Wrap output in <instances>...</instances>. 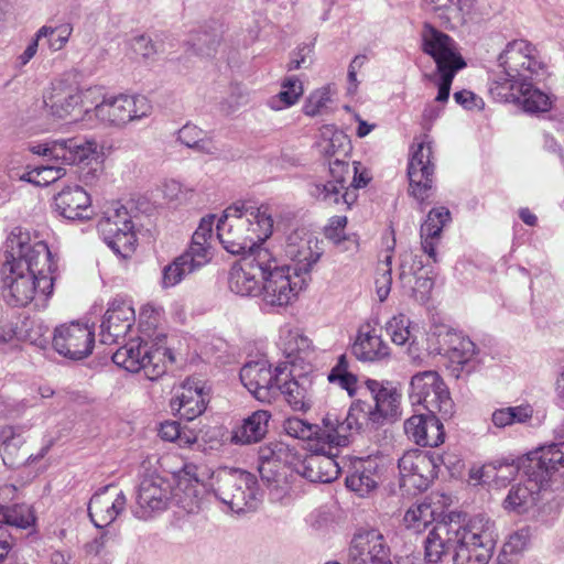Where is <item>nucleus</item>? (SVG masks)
<instances>
[{
  "mask_svg": "<svg viewBox=\"0 0 564 564\" xmlns=\"http://www.w3.org/2000/svg\"><path fill=\"white\" fill-rule=\"evenodd\" d=\"M56 264L46 242L36 232L14 228L7 239L6 261L0 269V286L8 304L33 303L45 308L53 293Z\"/></svg>",
  "mask_w": 564,
  "mask_h": 564,
  "instance_id": "1",
  "label": "nucleus"
},
{
  "mask_svg": "<svg viewBox=\"0 0 564 564\" xmlns=\"http://www.w3.org/2000/svg\"><path fill=\"white\" fill-rule=\"evenodd\" d=\"M272 234L273 218L268 205L234 203L217 223V238L231 254L252 257L256 250L269 249L264 242Z\"/></svg>",
  "mask_w": 564,
  "mask_h": 564,
  "instance_id": "2",
  "label": "nucleus"
},
{
  "mask_svg": "<svg viewBox=\"0 0 564 564\" xmlns=\"http://www.w3.org/2000/svg\"><path fill=\"white\" fill-rule=\"evenodd\" d=\"M497 62L500 69L490 77L489 93L501 102H510L516 98L517 83L531 80L545 69L538 48L523 39L508 42Z\"/></svg>",
  "mask_w": 564,
  "mask_h": 564,
  "instance_id": "3",
  "label": "nucleus"
},
{
  "mask_svg": "<svg viewBox=\"0 0 564 564\" xmlns=\"http://www.w3.org/2000/svg\"><path fill=\"white\" fill-rule=\"evenodd\" d=\"M564 470V442L543 446L527 459L525 480L512 486L503 501L510 511L522 512L556 473Z\"/></svg>",
  "mask_w": 564,
  "mask_h": 564,
  "instance_id": "4",
  "label": "nucleus"
},
{
  "mask_svg": "<svg viewBox=\"0 0 564 564\" xmlns=\"http://www.w3.org/2000/svg\"><path fill=\"white\" fill-rule=\"evenodd\" d=\"M261 275L260 299L268 307H286L293 304L305 286V279L292 267L281 262L271 249L260 251L256 258Z\"/></svg>",
  "mask_w": 564,
  "mask_h": 564,
  "instance_id": "5",
  "label": "nucleus"
},
{
  "mask_svg": "<svg viewBox=\"0 0 564 564\" xmlns=\"http://www.w3.org/2000/svg\"><path fill=\"white\" fill-rule=\"evenodd\" d=\"M93 94V88H84L67 78H57L44 89L43 106L46 113L54 120L85 122L88 121L85 111L90 109L87 104H94L90 99Z\"/></svg>",
  "mask_w": 564,
  "mask_h": 564,
  "instance_id": "6",
  "label": "nucleus"
},
{
  "mask_svg": "<svg viewBox=\"0 0 564 564\" xmlns=\"http://www.w3.org/2000/svg\"><path fill=\"white\" fill-rule=\"evenodd\" d=\"M497 542L495 522L478 514L463 524L455 553L454 564H488Z\"/></svg>",
  "mask_w": 564,
  "mask_h": 564,
  "instance_id": "7",
  "label": "nucleus"
},
{
  "mask_svg": "<svg viewBox=\"0 0 564 564\" xmlns=\"http://www.w3.org/2000/svg\"><path fill=\"white\" fill-rule=\"evenodd\" d=\"M213 490L236 513L254 510L258 506L257 479L248 471L231 468L218 470Z\"/></svg>",
  "mask_w": 564,
  "mask_h": 564,
  "instance_id": "8",
  "label": "nucleus"
},
{
  "mask_svg": "<svg viewBox=\"0 0 564 564\" xmlns=\"http://www.w3.org/2000/svg\"><path fill=\"white\" fill-rule=\"evenodd\" d=\"M152 107L145 96L118 95L104 97L95 107L85 111L88 121L96 119L105 127L121 128L151 113Z\"/></svg>",
  "mask_w": 564,
  "mask_h": 564,
  "instance_id": "9",
  "label": "nucleus"
},
{
  "mask_svg": "<svg viewBox=\"0 0 564 564\" xmlns=\"http://www.w3.org/2000/svg\"><path fill=\"white\" fill-rule=\"evenodd\" d=\"M98 231L107 246L127 259L135 250L137 237L129 210L119 203H111L98 223Z\"/></svg>",
  "mask_w": 564,
  "mask_h": 564,
  "instance_id": "10",
  "label": "nucleus"
},
{
  "mask_svg": "<svg viewBox=\"0 0 564 564\" xmlns=\"http://www.w3.org/2000/svg\"><path fill=\"white\" fill-rule=\"evenodd\" d=\"M166 349L152 347L140 339H133L117 349L112 355V361L130 372L143 370L145 376L154 380L165 372L163 358Z\"/></svg>",
  "mask_w": 564,
  "mask_h": 564,
  "instance_id": "11",
  "label": "nucleus"
},
{
  "mask_svg": "<svg viewBox=\"0 0 564 564\" xmlns=\"http://www.w3.org/2000/svg\"><path fill=\"white\" fill-rule=\"evenodd\" d=\"M174 496L173 480L158 473L145 474L137 489L133 514L148 520L167 509Z\"/></svg>",
  "mask_w": 564,
  "mask_h": 564,
  "instance_id": "12",
  "label": "nucleus"
},
{
  "mask_svg": "<svg viewBox=\"0 0 564 564\" xmlns=\"http://www.w3.org/2000/svg\"><path fill=\"white\" fill-rule=\"evenodd\" d=\"M442 458L429 452L411 449L399 459L401 487L405 490H426L437 477Z\"/></svg>",
  "mask_w": 564,
  "mask_h": 564,
  "instance_id": "13",
  "label": "nucleus"
},
{
  "mask_svg": "<svg viewBox=\"0 0 564 564\" xmlns=\"http://www.w3.org/2000/svg\"><path fill=\"white\" fill-rule=\"evenodd\" d=\"M434 163L432 145L425 134L411 147L408 164L410 194L421 204H425L433 189Z\"/></svg>",
  "mask_w": 564,
  "mask_h": 564,
  "instance_id": "14",
  "label": "nucleus"
},
{
  "mask_svg": "<svg viewBox=\"0 0 564 564\" xmlns=\"http://www.w3.org/2000/svg\"><path fill=\"white\" fill-rule=\"evenodd\" d=\"M52 343L61 356L72 360L84 359L93 352L94 327L79 322L62 324L54 329Z\"/></svg>",
  "mask_w": 564,
  "mask_h": 564,
  "instance_id": "15",
  "label": "nucleus"
},
{
  "mask_svg": "<svg viewBox=\"0 0 564 564\" xmlns=\"http://www.w3.org/2000/svg\"><path fill=\"white\" fill-rule=\"evenodd\" d=\"M390 549L378 529H359L350 541L347 564H388Z\"/></svg>",
  "mask_w": 564,
  "mask_h": 564,
  "instance_id": "16",
  "label": "nucleus"
},
{
  "mask_svg": "<svg viewBox=\"0 0 564 564\" xmlns=\"http://www.w3.org/2000/svg\"><path fill=\"white\" fill-rule=\"evenodd\" d=\"M323 423L325 444L329 446H346L352 432H359L365 424H371L368 420L367 403L360 400L350 405L344 420L336 413L328 412L323 417Z\"/></svg>",
  "mask_w": 564,
  "mask_h": 564,
  "instance_id": "17",
  "label": "nucleus"
},
{
  "mask_svg": "<svg viewBox=\"0 0 564 564\" xmlns=\"http://www.w3.org/2000/svg\"><path fill=\"white\" fill-rule=\"evenodd\" d=\"M421 39L423 52L434 59L436 69H463L466 66L456 42L432 24L423 25Z\"/></svg>",
  "mask_w": 564,
  "mask_h": 564,
  "instance_id": "18",
  "label": "nucleus"
},
{
  "mask_svg": "<svg viewBox=\"0 0 564 564\" xmlns=\"http://www.w3.org/2000/svg\"><path fill=\"white\" fill-rule=\"evenodd\" d=\"M281 371L280 367L273 370L263 359L250 361L241 368L240 380L257 400L270 403L279 393L278 373Z\"/></svg>",
  "mask_w": 564,
  "mask_h": 564,
  "instance_id": "19",
  "label": "nucleus"
},
{
  "mask_svg": "<svg viewBox=\"0 0 564 564\" xmlns=\"http://www.w3.org/2000/svg\"><path fill=\"white\" fill-rule=\"evenodd\" d=\"M284 257L293 262L292 270L301 275L308 274L318 262L323 251L318 240L304 230H294L282 245Z\"/></svg>",
  "mask_w": 564,
  "mask_h": 564,
  "instance_id": "20",
  "label": "nucleus"
},
{
  "mask_svg": "<svg viewBox=\"0 0 564 564\" xmlns=\"http://www.w3.org/2000/svg\"><path fill=\"white\" fill-rule=\"evenodd\" d=\"M366 387L370 391L375 405L367 404L368 420L372 426H380L386 422H392L401 415V393L397 388L377 380L368 379Z\"/></svg>",
  "mask_w": 564,
  "mask_h": 564,
  "instance_id": "21",
  "label": "nucleus"
},
{
  "mask_svg": "<svg viewBox=\"0 0 564 564\" xmlns=\"http://www.w3.org/2000/svg\"><path fill=\"white\" fill-rule=\"evenodd\" d=\"M433 336L437 340L435 351L459 367L453 371H464L467 368L466 372L469 373L474 369L471 364L475 360L476 346L468 337L445 327L440 328Z\"/></svg>",
  "mask_w": 564,
  "mask_h": 564,
  "instance_id": "22",
  "label": "nucleus"
},
{
  "mask_svg": "<svg viewBox=\"0 0 564 564\" xmlns=\"http://www.w3.org/2000/svg\"><path fill=\"white\" fill-rule=\"evenodd\" d=\"M463 524L456 521H438L429 529L423 541L424 561L437 564L457 544Z\"/></svg>",
  "mask_w": 564,
  "mask_h": 564,
  "instance_id": "23",
  "label": "nucleus"
},
{
  "mask_svg": "<svg viewBox=\"0 0 564 564\" xmlns=\"http://www.w3.org/2000/svg\"><path fill=\"white\" fill-rule=\"evenodd\" d=\"M134 319V310L128 302L113 300L100 325V341L106 345L117 343L130 332Z\"/></svg>",
  "mask_w": 564,
  "mask_h": 564,
  "instance_id": "24",
  "label": "nucleus"
},
{
  "mask_svg": "<svg viewBox=\"0 0 564 564\" xmlns=\"http://www.w3.org/2000/svg\"><path fill=\"white\" fill-rule=\"evenodd\" d=\"M207 401L208 394L200 381L188 379L177 388L171 400V409L180 419L192 421L205 411Z\"/></svg>",
  "mask_w": 564,
  "mask_h": 564,
  "instance_id": "25",
  "label": "nucleus"
},
{
  "mask_svg": "<svg viewBox=\"0 0 564 564\" xmlns=\"http://www.w3.org/2000/svg\"><path fill=\"white\" fill-rule=\"evenodd\" d=\"M406 436L420 446L436 447L444 443L445 432L441 420L433 414H414L404 422Z\"/></svg>",
  "mask_w": 564,
  "mask_h": 564,
  "instance_id": "26",
  "label": "nucleus"
},
{
  "mask_svg": "<svg viewBox=\"0 0 564 564\" xmlns=\"http://www.w3.org/2000/svg\"><path fill=\"white\" fill-rule=\"evenodd\" d=\"M213 227L214 216L204 217L194 231L188 248L181 254L195 271L213 259Z\"/></svg>",
  "mask_w": 564,
  "mask_h": 564,
  "instance_id": "27",
  "label": "nucleus"
},
{
  "mask_svg": "<svg viewBox=\"0 0 564 564\" xmlns=\"http://www.w3.org/2000/svg\"><path fill=\"white\" fill-rule=\"evenodd\" d=\"M127 506V497L119 491L115 497L108 494V488L96 492L88 503V516L96 528L102 529L111 524Z\"/></svg>",
  "mask_w": 564,
  "mask_h": 564,
  "instance_id": "28",
  "label": "nucleus"
},
{
  "mask_svg": "<svg viewBox=\"0 0 564 564\" xmlns=\"http://www.w3.org/2000/svg\"><path fill=\"white\" fill-rule=\"evenodd\" d=\"M99 153L98 142L94 138L75 135L57 139L56 162L65 165H79L96 160Z\"/></svg>",
  "mask_w": 564,
  "mask_h": 564,
  "instance_id": "29",
  "label": "nucleus"
},
{
  "mask_svg": "<svg viewBox=\"0 0 564 564\" xmlns=\"http://www.w3.org/2000/svg\"><path fill=\"white\" fill-rule=\"evenodd\" d=\"M56 212L68 220H83L90 217L91 199L78 185L67 186L54 196Z\"/></svg>",
  "mask_w": 564,
  "mask_h": 564,
  "instance_id": "30",
  "label": "nucleus"
},
{
  "mask_svg": "<svg viewBox=\"0 0 564 564\" xmlns=\"http://www.w3.org/2000/svg\"><path fill=\"white\" fill-rule=\"evenodd\" d=\"M299 473L312 482H330L340 474L336 455L330 451H316L302 462Z\"/></svg>",
  "mask_w": 564,
  "mask_h": 564,
  "instance_id": "31",
  "label": "nucleus"
},
{
  "mask_svg": "<svg viewBox=\"0 0 564 564\" xmlns=\"http://www.w3.org/2000/svg\"><path fill=\"white\" fill-rule=\"evenodd\" d=\"M260 251H268V249L256 250L252 257H243L240 263L232 265L228 279L231 292L240 296H260V282L253 272L258 270V264L254 260Z\"/></svg>",
  "mask_w": 564,
  "mask_h": 564,
  "instance_id": "32",
  "label": "nucleus"
},
{
  "mask_svg": "<svg viewBox=\"0 0 564 564\" xmlns=\"http://www.w3.org/2000/svg\"><path fill=\"white\" fill-rule=\"evenodd\" d=\"M351 351L361 361L378 362L390 357L388 344L369 325L359 328Z\"/></svg>",
  "mask_w": 564,
  "mask_h": 564,
  "instance_id": "33",
  "label": "nucleus"
},
{
  "mask_svg": "<svg viewBox=\"0 0 564 564\" xmlns=\"http://www.w3.org/2000/svg\"><path fill=\"white\" fill-rule=\"evenodd\" d=\"M432 10L447 29L467 24L475 14V0H429Z\"/></svg>",
  "mask_w": 564,
  "mask_h": 564,
  "instance_id": "34",
  "label": "nucleus"
},
{
  "mask_svg": "<svg viewBox=\"0 0 564 564\" xmlns=\"http://www.w3.org/2000/svg\"><path fill=\"white\" fill-rule=\"evenodd\" d=\"M451 221V213L446 207L433 208L421 225V246L423 251L433 259H436V247L441 240L443 227Z\"/></svg>",
  "mask_w": 564,
  "mask_h": 564,
  "instance_id": "35",
  "label": "nucleus"
},
{
  "mask_svg": "<svg viewBox=\"0 0 564 564\" xmlns=\"http://www.w3.org/2000/svg\"><path fill=\"white\" fill-rule=\"evenodd\" d=\"M270 419L269 411L258 410L252 412L232 431L231 442L240 445L260 442L268 433Z\"/></svg>",
  "mask_w": 564,
  "mask_h": 564,
  "instance_id": "36",
  "label": "nucleus"
},
{
  "mask_svg": "<svg viewBox=\"0 0 564 564\" xmlns=\"http://www.w3.org/2000/svg\"><path fill=\"white\" fill-rule=\"evenodd\" d=\"M279 347L289 362L294 365L310 354L312 341L300 328L286 324L280 328Z\"/></svg>",
  "mask_w": 564,
  "mask_h": 564,
  "instance_id": "37",
  "label": "nucleus"
},
{
  "mask_svg": "<svg viewBox=\"0 0 564 564\" xmlns=\"http://www.w3.org/2000/svg\"><path fill=\"white\" fill-rule=\"evenodd\" d=\"M279 391L294 411H307L313 404V381L307 376L285 381L279 386Z\"/></svg>",
  "mask_w": 564,
  "mask_h": 564,
  "instance_id": "38",
  "label": "nucleus"
},
{
  "mask_svg": "<svg viewBox=\"0 0 564 564\" xmlns=\"http://www.w3.org/2000/svg\"><path fill=\"white\" fill-rule=\"evenodd\" d=\"M378 485L377 465L372 460H357L346 477V486L359 496L370 494Z\"/></svg>",
  "mask_w": 564,
  "mask_h": 564,
  "instance_id": "39",
  "label": "nucleus"
},
{
  "mask_svg": "<svg viewBox=\"0 0 564 564\" xmlns=\"http://www.w3.org/2000/svg\"><path fill=\"white\" fill-rule=\"evenodd\" d=\"M24 427L22 425H4L0 427V454L3 464L9 468L20 465L19 451L24 445Z\"/></svg>",
  "mask_w": 564,
  "mask_h": 564,
  "instance_id": "40",
  "label": "nucleus"
},
{
  "mask_svg": "<svg viewBox=\"0 0 564 564\" xmlns=\"http://www.w3.org/2000/svg\"><path fill=\"white\" fill-rule=\"evenodd\" d=\"M514 94L516 98L512 101L520 100L523 110L528 113L546 112L552 107L551 97L535 88L531 80L517 83Z\"/></svg>",
  "mask_w": 564,
  "mask_h": 564,
  "instance_id": "41",
  "label": "nucleus"
},
{
  "mask_svg": "<svg viewBox=\"0 0 564 564\" xmlns=\"http://www.w3.org/2000/svg\"><path fill=\"white\" fill-rule=\"evenodd\" d=\"M310 194L317 200L328 205L345 204L347 207H350L357 199V195L354 191H349V188L345 191L333 181L312 184Z\"/></svg>",
  "mask_w": 564,
  "mask_h": 564,
  "instance_id": "42",
  "label": "nucleus"
},
{
  "mask_svg": "<svg viewBox=\"0 0 564 564\" xmlns=\"http://www.w3.org/2000/svg\"><path fill=\"white\" fill-rule=\"evenodd\" d=\"M303 91V84L297 77H286L281 83V90L268 99V106L276 111L292 107L299 101Z\"/></svg>",
  "mask_w": 564,
  "mask_h": 564,
  "instance_id": "43",
  "label": "nucleus"
},
{
  "mask_svg": "<svg viewBox=\"0 0 564 564\" xmlns=\"http://www.w3.org/2000/svg\"><path fill=\"white\" fill-rule=\"evenodd\" d=\"M444 381L436 371L427 370L414 375L410 382V399L413 404L426 401V394L440 388Z\"/></svg>",
  "mask_w": 564,
  "mask_h": 564,
  "instance_id": "44",
  "label": "nucleus"
},
{
  "mask_svg": "<svg viewBox=\"0 0 564 564\" xmlns=\"http://www.w3.org/2000/svg\"><path fill=\"white\" fill-rule=\"evenodd\" d=\"M321 151L326 156L346 155L350 149L347 135L335 129L333 126H326L322 130V141L319 142Z\"/></svg>",
  "mask_w": 564,
  "mask_h": 564,
  "instance_id": "45",
  "label": "nucleus"
},
{
  "mask_svg": "<svg viewBox=\"0 0 564 564\" xmlns=\"http://www.w3.org/2000/svg\"><path fill=\"white\" fill-rule=\"evenodd\" d=\"M284 431L292 437L301 440H316L325 444L324 423L322 425L311 424L300 417L292 416L284 421Z\"/></svg>",
  "mask_w": 564,
  "mask_h": 564,
  "instance_id": "46",
  "label": "nucleus"
},
{
  "mask_svg": "<svg viewBox=\"0 0 564 564\" xmlns=\"http://www.w3.org/2000/svg\"><path fill=\"white\" fill-rule=\"evenodd\" d=\"M2 523L28 529L35 523V516L31 507L26 505H15L13 507L0 505V524Z\"/></svg>",
  "mask_w": 564,
  "mask_h": 564,
  "instance_id": "47",
  "label": "nucleus"
},
{
  "mask_svg": "<svg viewBox=\"0 0 564 564\" xmlns=\"http://www.w3.org/2000/svg\"><path fill=\"white\" fill-rule=\"evenodd\" d=\"M431 391L426 394V401H422L420 405H423L430 414L441 413L444 417L451 416L453 401L445 383L443 382L440 388Z\"/></svg>",
  "mask_w": 564,
  "mask_h": 564,
  "instance_id": "48",
  "label": "nucleus"
},
{
  "mask_svg": "<svg viewBox=\"0 0 564 564\" xmlns=\"http://www.w3.org/2000/svg\"><path fill=\"white\" fill-rule=\"evenodd\" d=\"M327 380L346 390L350 397L356 392L357 377L349 371V362L346 355H340L336 365L327 376Z\"/></svg>",
  "mask_w": 564,
  "mask_h": 564,
  "instance_id": "49",
  "label": "nucleus"
},
{
  "mask_svg": "<svg viewBox=\"0 0 564 564\" xmlns=\"http://www.w3.org/2000/svg\"><path fill=\"white\" fill-rule=\"evenodd\" d=\"M194 272L196 271L180 254L162 269L161 285L163 289L174 288Z\"/></svg>",
  "mask_w": 564,
  "mask_h": 564,
  "instance_id": "50",
  "label": "nucleus"
},
{
  "mask_svg": "<svg viewBox=\"0 0 564 564\" xmlns=\"http://www.w3.org/2000/svg\"><path fill=\"white\" fill-rule=\"evenodd\" d=\"M433 520L434 510L432 506L426 502L412 506L403 517V521L406 528L416 532L429 528Z\"/></svg>",
  "mask_w": 564,
  "mask_h": 564,
  "instance_id": "51",
  "label": "nucleus"
},
{
  "mask_svg": "<svg viewBox=\"0 0 564 564\" xmlns=\"http://www.w3.org/2000/svg\"><path fill=\"white\" fill-rule=\"evenodd\" d=\"M411 321L404 314L393 316L386 325V330L392 343L402 346L413 339L411 334Z\"/></svg>",
  "mask_w": 564,
  "mask_h": 564,
  "instance_id": "52",
  "label": "nucleus"
},
{
  "mask_svg": "<svg viewBox=\"0 0 564 564\" xmlns=\"http://www.w3.org/2000/svg\"><path fill=\"white\" fill-rule=\"evenodd\" d=\"M333 90L330 86L322 87L306 98L303 105V112L308 117L323 113L332 102Z\"/></svg>",
  "mask_w": 564,
  "mask_h": 564,
  "instance_id": "53",
  "label": "nucleus"
},
{
  "mask_svg": "<svg viewBox=\"0 0 564 564\" xmlns=\"http://www.w3.org/2000/svg\"><path fill=\"white\" fill-rule=\"evenodd\" d=\"M392 256H386L384 260L378 265L376 276V292L381 302L387 300L392 285Z\"/></svg>",
  "mask_w": 564,
  "mask_h": 564,
  "instance_id": "54",
  "label": "nucleus"
},
{
  "mask_svg": "<svg viewBox=\"0 0 564 564\" xmlns=\"http://www.w3.org/2000/svg\"><path fill=\"white\" fill-rule=\"evenodd\" d=\"M116 541V534L110 531L102 532L99 536L85 544V552L89 556L101 557L110 553Z\"/></svg>",
  "mask_w": 564,
  "mask_h": 564,
  "instance_id": "55",
  "label": "nucleus"
},
{
  "mask_svg": "<svg viewBox=\"0 0 564 564\" xmlns=\"http://www.w3.org/2000/svg\"><path fill=\"white\" fill-rule=\"evenodd\" d=\"M163 194L170 202L183 204L193 198L194 189L178 181L170 180L163 185Z\"/></svg>",
  "mask_w": 564,
  "mask_h": 564,
  "instance_id": "56",
  "label": "nucleus"
},
{
  "mask_svg": "<svg viewBox=\"0 0 564 564\" xmlns=\"http://www.w3.org/2000/svg\"><path fill=\"white\" fill-rule=\"evenodd\" d=\"M519 467L514 464L502 463L498 466L488 465L485 467L487 477H491L497 485H505L513 479L518 474Z\"/></svg>",
  "mask_w": 564,
  "mask_h": 564,
  "instance_id": "57",
  "label": "nucleus"
},
{
  "mask_svg": "<svg viewBox=\"0 0 564 564\" xmlns=\"http://www.w3.org/2000/svg\"><path fill=\"white\" fill-rule=\"evenodd\" d=\"M282 452V445H268L260 447L259 451V474L263 480H270V477L265 476L267 466L276 465V463L281 459L279 453Z\"/></svg>",
  "mask_w": 564,
  "mask_h": 564,
  "instance_id": "58",
  "label": "nucleus"
},
{
  "mask_svg": "<svg viewBox=\"0 0 564 564\" xmlns=\"http://www.w3.org/2000/svg\"><path fill=\"white\" fill-rule=\"evenodd\" d=\"M438 77L435 79V84L438 88L437 96L435 98L436 102L444 104L448 100L451 86L456 73L459 69L448 68V69H436Z\"/></svg>",
  "mask_w": 564,
  "mask_h": 564,
  "instance_id": "59",
  "label": "nucleus"
},
{
  "mask_svg": "<svg viewBox=\"0 0 564 564\" xmlns=\"http://www.w3.org/2000/svg\"><path fill=\"white\" fill-rule=\"evenodd\" d=\"M329 173L334 183L340 186V188H349L346 186L347 177L350 175V167L348 162L340 158H335L329 162Z\"/></svg>",
  "mask_w": 564,
  "mask_h": 564,
  "instance_id": "60",
  "label": "nucleus"
},
{
  "mask_svg": "<svg viewBox=\"0 0 564 564\" xmlns=\"http://www.w3.org/2000/svg\"><path fill=\"white\" fill-rule=\"evenodd\" d=\"M130 46L137 56L144 59L151 58L156 54V47L152 40L147 35H137L131 39Z\"/></svg>",
  "mask_w": 564,
  "mask_h": 564,
  "instance_id": "61",
  "label": "nucleus"
},
{
  "mask_svg": "<svg viewBox=\"0 0 564 564\" xmlns=\"http://www.w3.org/2000/svg\"><path fill=\"white\" fill-rule=\"evenodd\" d=\"M36 172H39L37 186H47L66 175V170L62 166L42 165L36 167Z\"/></svg>",
  "mask_w": 564,
  "mask_h": 564,
  "instance_id": "62",
  "label": "nucleus"
},
{
  "mask_svg": "<svg viewBox=\"0 0 564 564\" xmlns=\"http://www.w3.org/2000/svg\"><path fill=\"white\" fill-rule=\"evenodd\" d=\"M347 225L346 216H335L330 219L329 225L325 228V235L335 243H339L345 239V227Z\"/></svg>",
  "mask_w": 564,
  "mask_h": 564,
  "instance_id": "63",
  "label": "nucleus"
},
{
  "mask_svg": "<svg viewBox=\"0 0 564 564\" xmlns=\"http://www.w3.org/2000/svg\"><path fill=\"white\" fill-rule=\"evenodd\" d=\"M204 131L194 124L186 123L178 130V141L187 148H193L204 137Z\"/></svg>",
  "mask_w": 564,
  "mask_h": 564,
  "instance_id": "64",
  "label": "nucleus"
}]
</instances>
